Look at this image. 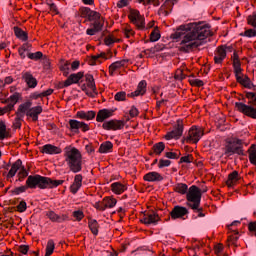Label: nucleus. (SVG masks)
I'll return each mask as SVG.
<instances>
[{
  "instance_id": "nucleus-39",
  "label": "nucleus",
  "mask_w": 256,
  "mask_h": 256,
  "mask_svg": "<svg viewBox=\"0 0 256 256\" xmlns=\"http://www.w3.org/2000/svg\"><path fill=\"white\" fill-rule=\"evenodd\" d=\"M170 14H171V8L165 5V3L158 10V15L162 17H169Z\"/></svg>"
},
{
  "instance_id": "nucleus-47",
  "label": "nucleus",
  "mask_w": 256,
  "mask_h": 256,
  "mask_svg": "<svg viewBox=\"0 0 256 256\" xmlns=\"http://www.w3.org/2000/svg\"><path fill=\"white\" fill-rule=\"evenodd\" d=\"M114 99L115 101H125V99H127V93L125 91L117 92Z\"/></svg>"
},
{
  "instance_id": "nucleus-60",
  "label": "nucleus",
  "mask_w": 256,
  "mask_h": 256,
  "mask_svg": "<svg viewBox=\"0 0 256 256\" xmlns=\"http://www.w3.org/2000/svg\"><path fill=\"white\" fill-rule=\"evenodd\" d=\"M91 11H92V10H91V8H89V7H83V8H81L82 16L85 17L86 19L89 17Z\"/></svg>"
},
{
  "instance_id": "nucleus-18",
  "label": "nucleus",
  "mask_w": 256,
  "mask_h": 256,
  "mask_svg": "<svg viewBox=\"0 0 256 256\" xmlns=\"http://www.w3.org/2000/svg\"><path fill=\"white\" fill-rule=\"evenodd\" d=\"M81 187H83V175L77 174L74 177V182L70 186V192L73 195H77V193L79 192V189H81Z\"/></svg>"
},
{
  "instance_id": "nucleus-48",
  "label": "nucleus",
  "mask_w": 256,
  "mask_h": 256,
  "mask_svg": "<svg viewBox=\"0 0 256 256\" xmlns=\"http://www.w3.org/2000/svg\"><path fill=\"white\" fill-rule=\"evenodd\" d=\"M27 189H29V186L26 184L25 186H20L15 188L12 193L14 195H21V193H25L27 191Z\"/></svg>"
},
{
  "instance_id": "nucleus-29",
  "label": "nucleus",
  "mask_w": 256,
  "mask_h": 256,
  "mask_svg": "<svg viewBox=\"0 0 256 256\" xmlns=\"http://www.w3.org/2000/svg\"><path fill=\"white\" fill-rule=\"evenodd\" d=\"M128 62L129 60H120L112 63L109 66L110 75H113V73H115L117 69H121V67H125V65H127Z\"/></svg>"
},
{
  "instance_id": "nucleus-36",
  "label": "nucleus",
  "mask_w": 256,
  "mask_h": 256,
  "mask_svg": "<svg viewBox=\"0 0 256 256\" xmlns=\"http://www.w3.org/2000/svg\"><path fill=\"white\" fill-rule=\"evenodd\" d=\"M237 82L240 83V85H243L246 89H255V85L251 82V79L248 76H245L244 78L241 77Z\"/></svg>"
},
{
  "instance_id": "nucleus-1",
  "label": "nucleus",
  "mask_w": 256,
  "mask_h": 256,
  "mask_svg": "<svg viewBox=\"0 0 256 256\" xmlns=\"http://www.w3.org/2000/svg\"><path fill=\"white\" fill-rule=\"evenodd\" d=\"M171 37L175 40L181 39L179 46L181 53H191L193 49L205 45L207 37H211V27L203 23H189L179 26Z\"/></svg>"
},
{
  "instance_id": "nucleus-37",
  "label": "nucleus",
  "mask_w": 256,
  "mask_h": 256,
  "mask_svg": "<svg viewBox=\"0 0 256 256\" xmlns=\"http://www.w3.org/2000/svg\"><path fill=\"white\" fill-rule=\"evenodd\" d=\"M8 137H10V134L9 132H7V125L5 124V122L0 121V141H3Z\"/></svg>"
},
{
  "instance_id": "nucleus-31",
  "label": "nucleus",
  "mask_w": 256,
  "mask_h": 256,
  "mask_svg": "<svg viewBox=\"0 0 256 256\" xmlns=\"http://www.w3.org/2000/svg\"><path fill=\"white\" fill-rule=\"evenodd\" d=\"M247 153L249 154L248 159L251 165H254L256 167V144H252Z\"/></svg>"
},
{
  "instance_id": "nucleus-2",
  "label": "nucleus",
  "mask_w": 256,
  "mask_h": 256,
  "mask_svg": "<svg viewBox=\"0 0 256 256\" xmlns=\"http://www.w3.org/2000/svg\"><path fill=\"white\" fill-rule=\"evenodd\" d=\"M64 159L72 173H81L83 170V155L79 149L66 146L64 148Z\"/></svg>"
},
{
  "instance_id": "nucleus-46",
  "label": "nucleus",
  "mask_w": 256,
  "mask_h": 256,
  "mask_svg": "<svg viewBox=\"0 0 256 256\" xmlns=\"http://www.w3.org/2000/svg\"><path fill=\"white\" fill-rule=\"evenodd\" d=\"M159 39H161V34L159 33V31L153 30L150 34L151 43H155L159 41Z\"/></svg>"
},
{
  "instance_id": "nucleus-4",
  "label": "nucleus",
  "mask_w": 256,
  "mask_h": 256,
  "mask_svg": "<svg viewBox=\"0 0 256 256\" xmlns=\"http://www.w3.org/2000/svg\"><path fill=\"white\" fill-rule=\"evenodd\" d=\"M246 99L248 103L235 102V108L239 113L250 117V119H256V93L255 92H245Z\"/></svg>"
},
{
  "instance_id": "nucleus-57",
  "label": "nucleus",
  "mask_w": 256,
  "mask_h": 256,
  "mask_svg": "<svg viewBox=\"0 0 256 256\" xmlns=\"http://www.w3.org/2000/svg\"><path fill=\"white\" fill-rule=\"evenodd\" d=\"M87 87L92 90L94 97L97 95V86L95 85V80L92 82H87Z\"/></svg>"
},
{
  "instance_id": "nucleus-17",
  "label": "nucleus",
  "mask_w": 256,
  "mask_h": 256,
  "mask_svg": "<svg viewBox=\"0 0 256 256\" xmlns=\"http://www.w3.org/2000/svg\"><path fill=\"white\" fill-rule=\"evenodd\" d=\"M32 106H33V102H31L29 100L20 104L16 111V116L25 118V115H26V117H27V113H29V109H31Z\"/></svg>"
},
{
  "instance_id": "nucleus-25",
  "label": "nucleus",
  "mask_w": 256,
  "mask_h": 256,
  "mask_svg": "<svg viewBox=\"0 0 256 256\" xmlns=\"http://www.w3.org/2000/svg\"><path fill=\"white\" fill-rule=\"evenodd\" d=\"M97 114L95 113V111L90 110V111H78L76 113V117H78V119H84L85 121H91L93 119H95V116Z\"/></svg>"
},
{
  "instance_id": "nucleus-35",
  "label": "nucleus",
  "mask_w": 256,
  "mask_h": 256,
  "mask_svg": "<svg viewBox=\"0 0 256 256\" xmlns=\"http://www.w3.org/2000/svg\"><path fill=\"white\" fill-rule=\"evenodd\" d=\"M117 205V199L106 198L104 200V207H100V211H105V209H113Z\"/></svg>"
},
{
  "instance_id": "nucleus-22",
  "label": "nucleus",
  "mask_w": 256,
  "mask_h": 256,
  "mask_svg": "<svg viewBox=\"0 0 256 256\" xmlns=\"http://www.w3.org/2000/svg\"><path fill=\"white\" fill-rule=\"evenodd\" d=\"M144 181L148 183H155L163 181V176L159 172H149L144 175Z\"/></svg>"
},
{
  "instance_id": "nucleus-53",
  "label": "nucleus",
  "mask_w": 256,
  "mask_h": 256,
  "mask_svg": "<svg viewBox=\"0 0 256 256\" xmlns=\"http://www.w3.org/2000/svg\"><path fill=\"white\" fill-rule=\"evenodd\" d=\"M243 37H256V30L255 29H248L243 34H241Z\"/></svg>"
},
{
  "instance_id": "nucleus-8",
  "label": "nucleus",
  "mask_w": 256,
  "mask_h": 256,
  "mask_svg": "<svg viewBox=\"0 0 256 256\" xmlns=\"http://www.w3.org/2000/svg\"><path fill=\"white\" fill-rule=\"evenodd\" d=\"M201 137H203V130L194 126L189 130L187 138H184L182 143H199Z\"/></svg>"
},
{
  "instance_id": "nucleus-23",
  "label": "nucleus",
  "mask_w": 256,
  "mask_h": 256,
  "mask_svg": "<svg viewBox=\"0 0 256 256\" xmlns=\"http://www.w3.org/2000/svg\"><path fill=\"white\" fill-rule=\"evenodd\" d=\"M42 153H45L46 155H59V153H61V148L52 144H46L42 147Z\"/></svg>"
},
{
  "instance_id": "nucleus-62",
  "label": "nucleus",
  "mask_w": 256,
  "mask_h": 256,
  "mask_svg": "<svg viewBox=\"0 0 256 256\" xmlns=\"http://www.w3.org/2000/svg\"><path fill=\"white\" fill-rule=\"evenodd\" d=\"M179 0H165L164 5H167L170 8V11H173V5H175Z\"/></svg>"
},
{
  "instance_id": "nucleus-28",
  "label": "nucleus",
  "mask_w": 256,
  "mask_h": 256,
  "mask_svg": "<svg viewBox=\"0 0 256 256\" xmlns=\"http://www.w3.org/2000/svg\"><path fill=\"white\" fill-rule=\"evenodd\" d=\"M13 31L17 39L20 41H27L29 39L27 32L23 31V29L19 28V26H14Z\"/></svg>"
},
{
  "instance_id": "nucleus-44",
  "label": "nucleus",
  "mask_w": 256,
  "mask_h": 256,
  "mask_svg": "<svg viewBox=\"0 0 256 256\" xmlns=\"http://www.w3.org/2000/svg\"><path fill=\"white\" fill-rule=\"evenodd\" d=\"M88 21H100L101 14L97 11L91 10L90 14L88 15Z\"/></svg>"
},
{
  "instance_id": "nucleus-12",
  "label": "nucleus",
  "mask_w": 256,
  "mask_h": 256,
  "mask_svg": "<svg viewBox=\"0 0 256 256\" xmlns=\"http://www.w3.org/2000/svg\"><path fill=\"white\" fill-rule=\"evenodd\" d=\"M70 130L72 133H79V130L82 129V131L85 133L89 131V124L85 122H81L79 120L70 119L69 120Z\"/></svg>"
},
{
  "instance_id": "nucleus-56",
  "label": "nucleus",
  "mask_w": 256,
  "mask_h": 256,
  "mask_svg": "<svg viewBox=\"0 0 256 256\" xmlns=\"http://www.w3.org/2000/svg\"><path fill=\"white\" fill-rule=\"evenodd\" d=\"M17 209H18L19 213H25V211H27V202L21 201L18 204Z\"/></svg>"
},
{
  "instance_id": "nucleus-16",
  "label": "nucleus",
  "mask_w": 256,
  "mask_h": 256,
  "mask_svg": "<svg viewBox=\"0 0 256 256\" xmlns=\"http://www.w3.org/2000/svg\"><path fill=\"white\" fill-rule=\"evenodd\" d=\"M84 72H78L70 74V77H68L63 84V87H71V85H75L81 81L84 77Z\"/></svg>"
},
{
  "instance_id": "nucleus-15",
  "label": "nucleus",
  "mask_w": 256,
  "mask_h": 256,
  "mask_svg": "<svg viewBox=\"0 0 256 256\" xmlns=\"http://www.w3.org/2000/svg\"><path fill=\"white\" fill-rule=\"evenodd\" d=\"M140 221L141 223H144V225H157L159 215L155 212H148L143 215Z\"/></svg>"
},
{
  "instance_id": "nucleus-51",
  "label": "nucleus",
  "mask_w": 256,
  "mask_h": 256,
  "mask_svg": "<svg viewBox=\"0 0 256 256\" xmlns=\"http://www.w3.org/2000/svg\"><path fill=\"white\" fill-rule=\"evenodd\" d=\"M73 217L76 221H81L85 217V214H83V211L81 210H76L73 212Z\"/></svg>"
},
{
  "instance_id": "nucleus-42",
  "label": "nucleus",
  "mask_w": 256,
  "mask_h": 256,
  "mask_svg": "<svg viewBox=\"0 0 256 256\" xmlns=\"http://www.w3.org/2000/svg\"><path fill=\"white\" fill-rule=\"evenodd\" d=\"M153 151L156 155H161V153L165 151V143L158 142V143L154 144Z\"/></svg>"
},
{
  "instance_id": "nucleus-54",
  "label": "nucleus",
  "mask_w": 256,
  "mask_h": 256,
  "mask_svg": "<svg viewBox=\"0 0 256 256\" xmlns=\"http://www.w3.org/2000/svg\"><path fill=\"white\" fill-rule=\"evenodd\" d=\"M170 165H171V160L160 159L158 167L159 169H163V167H169Z\"/></svg>"
},
{
  "instance_id": "nucleus-43",
  "label": "nucleus",
  "mask_w": 256,
  "mask_h": 256,
  "mask_svg": "<svg viewBox=\"0 0 256 256\" xmlns=\"http://www.w3.org/2000/svg\"><path fill=\"white\" fill-rule=\"evenodd\" d=\"M90 27H92L96 33H101V31H103L104 24L101 20H96L94 23L90 24Z\"/></svg>"
},
{
  "instance_id": "nucleus-24",
  "label": "nucleus",
  "mask_w": 256,
  "mask_h": 256,
  "mask_svg": "<svg viewBox=\"0 0 256 256\" xmlns=\"http://www.w3.org/2000/svg\"><path fill=\"white\" fill-rule=\"evenodd\" d=\"M113 115V111L109 110V109H102L99 110L96 116V121L98 123H103V121H105V119H109V117H111Z\"/></svg>"
},
{
  "instance_id": "nucleus-38",
  "label": "nucleus",
  "mask_w": 256,
  "mask_h": 256,
  "mask_svg": "<svg viewBox=\"0 0 256 256\" xmlns=\"http://www.w3.org/2000/svg\"><path fill=\"white\" fill-rule=\"evenodd\" d=\"M176 193H180V195H187L189 191V186L185 183H178L175 186Z\"/></svg>"
},
{
  "instance_id": "nucleus-50",
  "label": "nucleus",
  "mask_w": 256,
  "mask_h": 256,
  "mask_svg": "<svg viewBox=\"0 0 256 256\" xmlns=\"http://www.w3.org/2000/svg\"><path fill=\"white\" fill-rule=\"evenodd\" d=\"M165 157L167 159H179L181 157V152L176 153V152H166Z\"/></svg>"
},
{
  "instance_id": "nucleus-10",
  "label": "nucleus",
  "mask_w": 256,
  "mask_h": 256,
  "mask_svg": "<svg viewBox=\"0 0 256 256\" xmlns=\"http://www.w3.org/2000/svg\"><path fill=\"white\" fill-rule=\"evenodd\" d=\"M129 19L138 29H145V16L141 15L139 10H131Z\"/></svg>"
},
{
  "instance_id": "nucleus-19",
  "label": "nucleus",
  "mask_w": 256,
  "mask_h": 256,
  "mask_svg": "<svg viewBox=\"0 0 256 256\" xmlns=\"http://www.w3.org/2000/svg\"><path fill=\"white\" fill-rule=\"evenodd\" d=\"M144 93H147V81L141 80L138 83L136 90L132 93H129L128 97H139V96L143 95Z\"/></svg>"
},
{
  "instance_id": "nucleus-49",
  "label": "nucleus",
  "mask_w": 256,
  "mask_h": 256,
  "mask_svg": "<svg viewBox=\"0 0 256 256\" xmlns=\"http://www.w3.org/2000/svg\"><path fill=\"white\" fill-rule=\"evenodd\" d=\"M247 22L248 25H251L252 27H254V29H256V12L248 16Z\"/></svg>"
},
{
  "instance_id": "nucleus-14",
  "label": "nucleus",
  "mask_w": 256,
  "mask_h": 256,
  "mask_svg": "<svg viewBox=\"0 0 256 256\" xmlns=\"http://www.w3.org/2000/svg\"><path fill=\"white\" fill-rule=\"evenodd\" d=\"M185 215H189V210L186 207L176 205L170 212V217L175 221V219H183Z\"/></svg>"
},
{
  "instance_id": "nucleus-33",
  "label": "nucleus",
  "mask_w": 256,
  "mask_h": 256,
  "mask_svg": "<svg viewBox=\"0 0 256 256\" xmlns=\"http://www.w3.org/2000/svg\"><path fill=\"white\" fill-rule=\"evenodd\" d=\"M237 181H239V172L235 170L228 175V180L226 181V185H228V187H233V185H235Z\"/></svg>"
},
{
  "instance_id": "nucleus-40",
  "label": "nucleus",
  "mask_w": 256,
  "mask_h": 256,
  "mask_svg": "<svg viewBox=\"0 0 256 256\" xmlns=\"http://www.w3.org/2000/svg\"><path fill=\"white\" fill-rule=\"evenodd\" d=\"M234 75L236 77V81H241V73H243V68H241V63L233 64Z\"/></svg>"
},
{
  "instance_id": "nucleus-55",
  "label": "nucleus",
  "mask_w": 256,
  "mask_h": 256,
  "mask_svg": "<svg viewBox=\"0 0 256 256\" xmlns=\"http://www.w3.org/2000/svg\"><path fill=\"white\" fill-rule=\"evenodd\" d=\"M132 0H119L117 2L118 9H123V7H128Z\"/></svg>"
},
{
  "instance_id": "nucleus-34",
  "label": "nucleus",
  "mask_w": 256,
  "mask_h": 256,
  "mask_svg": "<svg viewBox=\"0 0 256 256\" xmlns=\"http://www.w3.org/2000/svg\"><path fill=\"white\" fill-rule=\"evenodd\" d=\"M46 216L48 219H50V221H53L54 223H63V221H65V216L61 217L53 211H48Z\"/></svg>"
},
{
  "instance_id": "nucleus-63",
  "label": "nucleus",
  "mask_w": 256,
  "mask_h": 256,
  "mask_svg": "<svg viewBox=\"0 0 256 256\" xmlns=\"http://www.w3.org/2000/svg\"><path fill=\"white\" fill-rule=\"evenodd\" d=\"M129 113L130 117H137V115H139V110L137 109V107L132 106Z\"/></svg>"
},
{
  "instance_id": "nucleus-11",
  "label": "nucleus",
  "mask_w": 256,
  "mask_h": 256,
  "mask_svg": "<svg viewBox=\"0 0 256 256\" xmlns=\"http://www.w3.org/2000/svg\"><path fill=\"white\" fill-rule=\"evenodd\" d=\"M227 53H233V46H220L217 48V52L214 56V62L217 65H221L225 57H227Z\"/></svg>"
},
{
  "instance_id": "nucleus-7",
  "label": "nucleus",
  "mask_w": 256,
  "mask_h": 256,
  "mask_svg": "<svg viewBox=\"0 0 256 256\" xmlns=\"http://www.w3.org/2000/svg\"><path fill=\"white\" fill-rule=\"evenodd\" d=\"M19 99H21V94L15 92L10 97L2 101V103H6L7 105L0 108V116L13 111V109H15V105L19 103Z\"/></svg>"
},
{
  "instance_id": "nucleus-58",
  "label": "nucleus",
  "mask_w": 256,
  "mask_h": 256,
  "mask_svg": "<svg viewBox=\"0 0 256 256\" xmlns=\"http://www.w3.org/2000/svg\"><path fill=\"white\" fill-rule=\"evenodd\" d=\"M189 82L191 83V85H195L196 87H203V85H205L203 80L199 79H190Z\"/></svg>"
},
{
  "instance_id": "nucleus-9",
  "label": "nucleus",
  "mask_w": 256,
  "mask_h": 256,
  "mask_svg": "<svg viewBox=\"0 0 256 256\" xmlns=\"http://www.w3.org/2000/svg\"><path fill=\"white\" fill-rule=\"evenodd\" d=\"M183 120L178 119L176 125H174L173 130L166 133L165 139L166 141H171V139H180L183 135Z\"/></svg>"
},
{
  "instance_id": "nucleus-32",
  "label": "nucleus",
  "mask_w": 256,
  "mask_h": 256,
  "mask_svg": "<svg viewBox=\"0 0 256 256\" xmlns=\"http://www.w3.org/2000/svg\"><path fill=\"white\" fill-rule=\"evenodd\" d=\"M88 227H89L92 235H95V237H97V235H99V222H97L96 219H90L88 221Z\"/></svg>"
},
{
  "instance_id": "nucleus-21",
  "label": "nucleus",
  "mask_w": 256,
  "mask_h": 256,
  "mask_svg": "<svg viewBox=\"0 0 256 256\" xmlns=\"http://www.w3.org/2000/svg\"><path fill=\"white\" fill-rule=\"evenodd\" d=\"M22 79L25 81L26 85L30 87V89H35L37 87V79L33 77L31 72H26L22 75Z\"/></svg>"
},
{
  "instance_id": "nucleus-30",
  "label": "nucleus",
  "mask_w": 256,
  "mask_h": 256,
  "mask_svg": "<svg viewBox=\"0 0 256 256\" xmlns=\"http://www.w3.org/2000/svg\"><path fill=\"white\" fill-rule=\"evenodd\" d=\"M113 151V143L111 141H105L103 142L100 147L98 152L102 154H107L111 153Z\"/></svg>"
},
{
  "instance_id": "nucleus-6",
  "label": "nucleus",
  "mask_w": 256,
  "mask_h": 256,
  "mask_svg": "<svg viewBox=\"0 0 256 256\" xmlns=\"http://www.w3.org/2000/svg\"><path fill=\"white\" fill-rule=\"evenodd\" d=\"M201 197V189L195 185L190 186L186 193L187 207H190L192 211H201Z\"/></svg>"
},
{
  "instance_id": "nucleus-59",
  "label": "nucleus",
  "mask_w": 256,
  "mask_h": 256,
  "mask_svg": "<svg viewBox=\"0 0 256 256\" xmlns=\"http://www.w3.org/2000/svg\"><path fill=\"white\" fill-rule=\"evenodd\" d=\"M80 88L82 91H84V93L88 96V97H95V94H93V92H90L88 89H87V84H81L80 85Z\"/></svg>"
},
{
  "instance_id": "nucleus-5",
  "label": "nucleus",
  "mask_w": 256,
  "mask_h": 256,
  "mask_svg": "<svg viewBox=\"0 0 256 256\" xmlns=\"http://www.w3.org/2000/svg\"><path fill=\"white\" fill-rule=\"evenodd\" d=\"M238 155L245 157V150L243 149V140L239 138L227 139L223 147L222 157H233Z\"/></svg>"
},
{
  "instance_id": "nucleus-64",
  "label": "nucleus",
  "mask_w": 256,
  "mask_h": 256,
  "mask_svg": "<svg viewBox=\"0 0 256 256\" xmlns=\"http://www.w3.org/2000/svg\"><path fill=\"white\" fill-rule=\"evenodd\" d=\"M189 157H191V155L181 157L179 163H191V159Z\"/></svg>"
},
{
  "instance_id": "nucleus-3",
  "label": "nucleus",
  "mask_w": 256,
  "mask_h": 256,
  "mask_svg": "<svg viewBox=\"0 0 256 256\" xmlns=\"http://www.w3.org/2000/svg\"><path fill=\"white\" fill-rule=\"evenodd\" d=\"M63 183V180H53L39 174L30 175L26 180V185L29 189H55V187H59Z\"/></svg>"
},
{
  "instance_id": "nucleus-41",
  "label": "nucleus",
  "mask_w": 256,
  "mask_h": 256,
  "mask_svg": "<svg viewBox=\"0 0 256 256\" xmlns=\"http://www.w3.org/2000/svg\"><path fill=\"white\" fill-rule=\"evenodd\" d=\"M53 251H55V242L53 239L48 240L46 245V253L45 256H51L53 255Z\"/></svg>"
},
{
  "instance_id": "nucleus-26",
  "label": "nucleus",
  "mask_w": 256,
  "mask_h": 256,
  "mask_svg": "<svg viewBox=\"0 0 256 256\" xmlns=\"http://www.w3.org/2000/svg\"><path fill=\"white\" fill-rule=\"evenodd\" d=\"M21 165H23V161H21V159L16 160L15 163L12 164L7 174V177L8 178L15 177V175H17V171L21 169Z\"/></svg>"
},
{
  "instance_id": "nucleus-20",
  "label": "nucleus",
  "mask_w": 256,
  "mask_h": 256,
  "mask_svg": "<svg viewBox=\"0 0 256 256\" xmlns=\"http://www.w3.org/2000/svg\"><path fill=\"white\" fill-rule=\"evenodd\" d=\"M43 113V106L30 107L27 112V117H30L32 121H39V116Z\"/></svg>"
},
{
  "instance_id": "nucleus-45",
  "label": "nucleus",
  "mask_w": 256,
  "mask_h": 256,
  "mask_svg": "<svg viewBox=\"0 0 256 256\" xmlns=\"http://www.w3.org/2000/svg\"><path fill=\"white\" fill-rule=\"evenodd\" d=\"M42 58H43V52L41 51L28 54V59H32V61H39V59H42Z\"/></svg>"
},
{
  "instance_id": "nucleus-61",
  "label": "nucleus",
  "mask_w": 256,
  "mask_h": 256,
  "mask_svg": "<svg viewBox=\"0 0 256 256\" xmlns=\"http://www.w3.org/2000/svg\"><path fill=\"white\" fill-rule=\"evenodd\" d=\"M18 250L22 255H27L29 253V245H20Z\"/></svg>"
},
{
  "instance_id": "nucleus-13",
  "label": "nucleus",
  "mask_w": 256,
  "mask_h": 256,
  "mask_svg": "<svg viewBox=\"0 0 256 256\" xmlns=\"http://www.w3.org/2000/svg\"><path fill=\"white\" fill-rule=\"evenodd\" d=\"M106 131H119L125 127V123L120 120L105 121L102 125Z\"/></svg>"
},
{
  "instance_id": "nucleus-27",
  "label": "nucleus",
  "mask_w": 256,
  "mask_h": 256,
  "mask_svg": "<svg viewBox=\"0 0 256 256\" xmlns=\"http://www.w3.org/2000/svg\"><path fill=\"white\" fill-rule=\"evenodd\" d=\"M111 190L115 195H121L127 191V186L123 185L121 182H114L111 184Z\"/></svg>"
},
{
  "instance_id": "nucleus-52",
  "label": "nucleus",
  "mask_w": 256,
  "mask_h": 256,
  "mask_svg": "<svg viewBox=\"0 0 256 256\" xmlns=\"http://www.w3.org/2000/svg\"><path fill=\"white\" fill-rule=\"evenodd\" d=\"M23 117H19L16 115V118L13 122V127L14 129H21V121H23Z\"/></svg>"
}]
</instances>
